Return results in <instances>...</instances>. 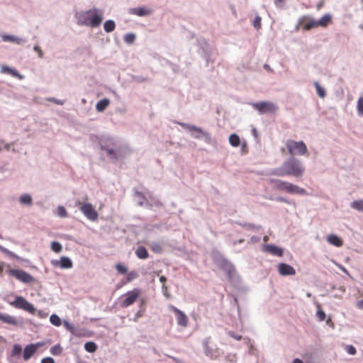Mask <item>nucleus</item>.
Listing matches in <instances>:
<instances>
[{"label": "nucleus", "instance_id": "1", "mask_svg": "<svg viewBox=\"0 0 363 363\" xmlns=\"http://www.w3.org/2000/svg\"><path fill=\"white\" fill-rule=\"evenodd\" d=\"M305 167L303 163L296 158H291L285 161L281 167L272 170L270 174L278 177L293 176L299 178L303 177Z\"/></svg>", "mask_w": 363, "mask_h": 363}, {"label": "nucleus", "instance_id": "2", "mask_svg": "<svg viewBox=\"0 0 363 363\" xmlns=\"http://www.w3.org/2000/svg\"><path fill=\"white\" fill-rule=\"evenodd\" d=\"M103 11L96 8L83 11L78 16V24L91 28L98 27L103 21Z\"/></svg>", "mask_w": 363, "mask_h": 363}, {"label": "nucleus", "instance_id": "3", "mask_svg": "<svg viewBox=\"0 0 363 363\" xmlns=\"http://www.w3.org/2000/svg\"><path fill=\"white\" fill-rule=\"evenodd\" d=\"M269 183L272 184L273 187L278 191H285L289 194H296L300 195L307 194V191L306 189L286 181L270 179L269 180Z\"/></svg>", "mask_w": 363, "mask_h": 363}, {"label": "nucleus", "instance_id": "4", "mask_svg": "<svg viewBox=\"0 0 363 363\" xmlns=\"http://www.w3.org/2000/svg\"><path fill=\"white\" fill-rule=\"evenodd\" d=\"M286 146L291 155H303L307 152V147L303 141L297 142L293 140H287Z\"/></svg>", "mask_w": 363, "mask_h": 363}, {"label": "nucleus", "instance_id": "5", "mask_svg": "<svg viewBox=\"0 0 363 363\" xmlns=\"http://www.w3.org/2000/svg\"><path fill=\"white\" fill-rule=\"evenodd\" d=\"M76 205L79 206L80 211L90 220L95 221L98 219L99 214L91 203L78 201Z\"/></svg>", "mask_w": 363, "mask_h": 363}, {"label": "nucleus", "instance_id": "6", "mask_svg": "<svg viewBox=\"0 0 363 363\" xmlns=\"http://www.w3.org/2000/svg\"><path fill=\"white\" fill-rule=\"evenodd\" d=\"M10 305L16 308L27 311L33 315H34L36 311L32 303H29L24 297L20 296H16L13 301L10 302Z\"/></svg>", "mask_w": 363, "mask_h": 363}, {"label": "nucleus", "instance_id": "7", "mask_svg": "<svg viewBox=\"0 0 363 363\" xmlns=\"http://www.w3.org/2000/svg\"><path fill=\"white\" fill-rule=\"evenodd\" d=\"M252 106L254 108L257 110L261 114L266 113H273L276 112L277 109L276 105L269 101L253 103L252 104Z\"/></svg>", "mask_w": 363, "mask_h": 363}, {"label": "nucleus", "instance_id": "8", "mask_svg": "<svg viewBox=\"0 0 363 363\" xmlns=\"http://www.w3.org/2000/svg\"><path fill=\"white\" fill-rule=\"evenodd\" d=\"M140 290L138 289H134L132 291L127 292L124 296L125 298L120 303V306L122 308H126L132 305L138 298L140 295Z\"/></svg>", "mask_w": 363, "mask_h": 363}, {"label": "nucleus", "instance_id": "9", "mask_svg": "<svg viewBox=\"0 0 363 363\" xmlns=\"http://www.w3.org/2000/svg\"><path fill=\"white\" fill-rule=\"evenodd\" d=\"M8 273L23 283L28 284L33 281V277L23 270L11 269Z\"/></svg>", "mask_w": 363, "mask_h": 363}, {"label": "nucleus", "instance_id": "10", "mask_svg": "<svg viewBox=\"0 0 363 363\" xmlns=\"http://www.w3.org/2000/svg\"><path fill=\"white\" fill-rule=\"evenodd\" d=\"M169 308L171 311L174 313L177 324L183 328L187 327L189 324V319L186 315L172 305L169 306Z\"/></svg>", "mask_w": 363, "mask_h": 363}, {"label": "nucleus", "instance_id": "11", "mask_svg": "<svg viewBox=\"0 0 363 363\" xmlns=\"http://www.w3.org/2000/svg\"><path fill=\"white\" fill-rule=\"evenodd\" d=\"M43 342H36L26 345L23 352V359L25 361L29 360L37 352L38 349L43 346Z\"/></svg>", "mask_w": 363, "mask_h": 363}, {"label": "nucleus", "instance_id": "12", "mask_svg": "<svg viewBox=\"0 0 363 363\" xmlns=\"http://www.w3.org/2000/svg\"><path fill=\"white\" fill-rule=\"evenodd\" d=\"M299 24L304 30H310L318 27L317 20H315L308 16H302L300 18Z\"/></svg>", "mask_w": 363, "mask_h": 363}, {"label": "nucleus", "instance_id": "13", "mask_svg": "<svg viewBox=\"0 0 363 363\" xmlns=\"http://www.w3.org/2000/svg\"><path fill=\"white\" fill-rule=\"evenodd\" d=\"M277 269L279 274L281 276H290L296 274L295 269L292 266L286 263H279L277 266Z\"/></svg>", "mask_w": 363, "mask_h": 363}, {"label": "nucleus", "instance_id": "14", "mask_svg": "<svg viewBox=\"0 0 363 363\" xmlns=\"http://www.w3.org/2000/svg\"><path fill=\"white\" fill-rule=\"evenodd\" d=\"M54 267H60L62 269H69L72 267V262L67 257H62L60 260H52L51 262Z\"/></svg>", "mask_w": 363, "mask_h": 363}, {"label": "nucleus", "instance_id": "15", "mask_svg": "<svg viewBox=\"0 0 363 363\" xmlns=\"http://www.w3.org/2000/svg\"><path fill=\"white\" fill-rule=\"evenodd\" d=\"M263 250L267 252L271 255L282 257L283 256V250L281 247L273 245H265L263 246Z\"/></svg>", "mask_w": 363, "mask_h": 363}, {"label": "nucleus", "instance_id": "16", "mask_svg": "<svg viewBox=\"0 0 363 363\" xmlns=\"http://www.w3.org/2000/svg\"><path fill=\"white\" fill-rule=\"evenodd\" d=\"M326 240L330 245H333L335 247H341L343 245L342 240L335 234L328 235L326 238Z\"/></svg>", "mask_w": 363, "mask_h": 363}, {"label": "nucleus", "instance_id": "17", "mask_svg": "<svg viewBox=\"0 0 363 363\" xmlns=\"http://www.w3.org/2000/svg\"><path fill=\"white\" fill-rule=\"evenodd\" d=\"M152 11L150 9L144 7L133 8L130 10V13L137 15L138 16L150 15Z\"/></svg>", "mask_w": 363, "mask_h": 363}, {"label": "nucleus", "instance_id": "18", "mask_svg": "<svg viewBox=\"0 0 363 363\" xmlns=\"http://www.w3.org/2000/svg\"><path fill=\"white\" fill-rule=\"evenodd\" d=\"M0 320L13 325H16L18 324L16 318L8 314L0 313Z\"/></svg>", "mask_w": 363, "mask_h": 363}, {"label": "nucleus", "instance_id": "19", "mask_svg": "<svg viewBox=\"0 0 363 363\" xmlns=\"http://www.w3.org/2000/svg\"><path fill=\"white\" fill-rule=\"evenodd\" d=\"M110 104V100L108 99H103L97 102L96 105V109L99 112L104 111Z\"/></svg>", "mask_w": 363, "mask_h": 363}, {"label": "nucleus", "instance_id": "20", "mask_svg": "<svg viewBox=\"0 0 363 363\" xmlns=\"http://www.w3.org/2000/svg\"><path fill=\"white\" fill-rule=\"evenodd\" d=\"M135 255L139 259H145L149 257V253L146 248L143 246H140L135 250Z\"/></svg>", "mask_w": 363, "mask_h": 363}, {"label": "nucleus", "instance_id": "21", "mask_svg": "<svg viewBox=\"0 0 363 363\" xmlns=\"http://www.w3.org/2000/svg\"><path fill=\"white\" fill-rule=\"evenodd\" d=\"M318 27H326L328 24L331 23V16L328 13L325 14L322 16V18L317 21Z\"/></svg>", "mask_w": 363, "mask_h": 363}, {"label": "nucleus", "instance_id": "22", "mask_svg": "<svg viewBox=\"0 0 363 363\" xmlns=\"http://www.w3.org/2000/svg\"><path fill=\"white\" fill-rule=\"evenodd\" d=\"M1 72H5L9 74H11L13 77H16L20 79H23V76L21 75L16 69H13L9 67L6 66H2L1 67Z\"/></svg>", "mask_w": 363, "mask_h": 363}, {"label": "nucleus", "instance_id": "23", "mask_svg": "<svg viewBox=\"0 0 363 363\" xmlns=\"http://www.w3.org/2000/svg\"><path fill=\"white\" fill-rule=\"evenodd\" d=\"M1 38L5 42L9 41V42H12V43H16L17 44H21L23 41V39L18 38L13 35H4L1 36Z\"/></svg>", "mask_w": 363, "mask_h": 363}, {"label": "nucleus", "instance_id": "24", "mask_svg": "<svg viewBox=\"0 0 363 363\" xmlns=\"http://www.w3.org/2000/svg\"><path fill=\"white\" fill-rule=\"evenodd\" d=\"M229 143L233 147H238L240 145V137L235 134H231L229 137Z\"/></svg>", "mask_w": 363, "mask_h": 363}, {"label": "nucleus", "instance_id": "25", "mask_svg": "<svg viewBox=\"0 0 363 363\" xmlns=\"http://www.w3.org/2000/svg\"><path fill=\"white\" fill-rule=\"evenodd\" d=\"M116 28L115 22L112 20L106 21L104 24V28L106 32L111 33Z\"/></svg>", "mask_w": 363, "mask_h": 363}, {"label": "nucleus", "instance_id": "26", "mask_svg": "<svg viewBox=\"0 0 363 363\" xmlns=\"http://www.w3.org/2000/svg\"><path fill=\"white\" fill-rule=\"evenodd\" d=\"M84 349L89 352H94L97 350V345L94 342H87L84 345Z\"/></svg>", "mask_w": 363, "mask_h": 363}, {"label": "nucleus", "instance_id": "27", "mask_svg": "<svg viewBox=\"0 0 363 363\" xmlns=\"http://www.w3.org/2000/svg\"><path fill=\"white\" fill-rule=\"evenodd\" d=\"M351 207L359 211H363V200L354 201L351 203Z\"/></svg>", "mask_w": 363, "mask_h": 363}, {"label": "nucleus", "instance_id": "28", "mask_svg": "<svg viewBox=\"0 0 363 363\" xmlns=\"http://www.w3.org/2000/svg\"><path fill=\"white\" fill-rule=\"evenodd\" d=\"M50 323L55 326H60L62 324L61 319L55 314H52L50 317Z\"/></svg>", "mask_w": 363, "mask_h": 363}, {"label": "nucleus", "instance_id": "29", "mask_svg": "<svg viewBox=\"0 0 363 363\" xmlns=\"http://www.w3.org/2000/svg\"><path fill=\"white\" fill-rule=\"evenodd\" d=\"M102 149L106 151L107 155L110 156L111 159L117 160L118 158L116 150L107 147H102Z\"/></svg>", "mask_w": 363, "mask_h": 363}, {"label": "nucleus", "instance_id": "30", "mask_svg": "<svg viewBox=\"0 0 363 363\" xmlns=\"http://www.w3.org/2000/svg\"><path fill=\"white\" fill-rule=\"evenodd\" d=\"M20 202L22 204L30 205L32 203V198L29 194H23L20 197Z\"/></svg>", "mask_w": 363, "mask_h": 363}, {"label": "nucleus", "instance_id": "31", "mask_svg": "<svg viewBox=\"0 0 363 363\" xmlns=\"http://www.w3.org/2000/svg\"><path fill=\"white\" fill-rule=\"evenodd\" d=\"M314 86H315V87L316 89V91H317L318 95L320 98H324L325 96V89L323 87H321L320 85L317 82H314Z\"/></svg>", "mask_w": 363, "mask_h": 363}, {"label": "nucleus", "instance_id": "32", "mask_svg": "<svg viewBox=\"0 0 363 363\" xmlns=\"http://www.w3.org/2000/svg\"><path fill=\"white\" fill-rule=\"evenodd\" d=\"M50 352L53 355H60L62 352V348L60 345H56L50 348Z\"/></svg>", "mask_w": 363, "mask_h": 363}, {"label": "nucleus", "instance_id": "33", "mask_svg": "<svg viewBox=\"0 0 363 363\" xmlns=\"http://www.w3.org/2000/svg\"><path fill=\"white\" fill-rule=\"evenodd\" d=\"M150 249L154 252H156V253H161L162 251V245L158 243V242H152L151 245H150Z\"/></svg>", "mask_w": 363, "mask_h": 363}, {"label": "nucleus", "instance_id": "34", "mask_svg": "<svg viewBox=\"0 0 363 363\" xmlns=\"http://www.w3.org/2000/svg\"><path fill=\"white\" fill-rule=\"evenodd\" d=\"M205 354L212 359H215L218 357V354H214L213 350L208 346L205 348Z\"/></svg>", "mask_w": 363, "mask_h": 363}, {"label": "nucleus", "instance_id": "35", "mask_svg": "<svg viewBox=\"0 0 363 363\" xmlns=\"http://www.w3.org/2000/svg\"><path fill=\"white\" fill-rule=\"evenodd\" d=\"M51 249L55 252H60L62 250L61 244L58 242L54 241L51 243Z\"/></svg>", "mask_w": 363, "mask_h": 363}, {"label": "nucleus", "instance_id": "36", "mask_svg": "<svg viewBox=\"0 0 363 363\" xmlns=\"http://www.w3.org/2000/svg\"><path fill=\"white\" fill-rule=\"evenodd\" d=\"M115 267L119 274H124L128 272V268L121 263H117Z\"/></svg>", "mask_w": 363, "mask_h": 363}, {"label": "nucleus", "instance_id": "37", "mask_svg": "<svg viewBox=\"0 0 363 363\" xmlns=\"http://www.w3.org/2000/svg\"><path fill=\"white\" fill-rule=\"evenodd\" d=\"M63 325H64V327L68 330L71 333H72L73 335H77L76 331H75V328H74V326L69 323L68 321H64L63 323Z\"/></svg>", "mask_w": 363, "mask_h": 363}, {"label": "nucleus", "instance_id": "38", "mask_svg": "<svg viewBox=\"0 0 363 363\" xmlns=\"http://www.w3.org/2000/svg\"><path fill=\"white\" fill-rule=\"evenodd\" d=\"M138 277V274L135 271H131L127 274L126 282H130Z\"/></svg>", "mask_w": 363, "mask_h": 363}, {"label": "nucleus", "instance_id": "39", "mask_svg": "<svg viewBox=\"0 0 363 363\" xmlns=\"http://www.w3.org/2000/svg\"><path fill=\"white\" fill-rule=\"evenodd\" d=\"M135 39V35L133 33H128L124 37V40L125 43L128 44H131L134 42Z\"/></svg>", "mask_w": 363, "mask_h": 363}, {"label": "nucleus", "instance_id": "40", "mask_svg": "<svg viewBox=\"0 0 363 363\" xmlns=\"http://www.w3.org/2000/svg\"><path fill=\"white\" fill-rule=\"evenodd\" d=\"M22 352V347L20 345H15L13 347L12 354L13 356H18Z\"/></svg>", "mask_w": 363, "mask_h": 363}, {"label": "nucleus", "instance_id": "41", "mask_svg": "<svg viewBox=\"0 0 363 363\" xmlns=\"http://www.w3.org/2000/svg\"><path fill=\"white\" fill-rule=\"evenodd\" d=\"M357 111L359 114L363 116V96H360L357 101Z\"/></svg>", "mask_w": 363, "mask_h": 363}, {"label": "nucleus", "instance_id": "42", "mask_svg": "<svg viewBox=\"0 0 363 363\" xmlns=\"http://www.w3.org/2000/svg\"><path fill=\"white\" fill-rule=\"evenodd\" d=\"M0 250L2 252H4V253L6 254L7 255H9L10 257L16 258V259L18 258V256L16 254H14L13 252L9 250L8 249H6V248H5V247H4L2 246H0Z\"/></svg>", "mask_w": 363, "mask_h": 363}, {"label": "nucleus", "instance_id": "43", "mask_svg": "<svg viewBox=\"0 0 363 363\" xmlns=\"http://www.w3.org/2000/svg\"><path fill=\"white\" fill-rule=\"evenodd\" d=\"M57 213L58 216L61 218H66L67 216V213L64 206H60L57 208Z\"/></svg>", "mask_w": 363, "mask_h": 363}, {"label": "nucleus", "instance_id": "44", "mask_svg": "<svg viewBox=\"0 0 363 363\" xmlns=\"http://www.w3.org/2000/svg\"><path fill=\"white\" fill-rule=\"evenodd\" d=\"M316 315L320 321L324 320L326 317L325 312L320 308V306L318 307Z\"/></svg>", "mask_w": 363, "mask_h": 363}, {"label": "nucleus", "instance_id": "45", "mask_svg": "<svg viewBox=\"0 0 363 363\" xmlns=\"http://www.w3.org/2000/svg\"><path fill=\"white\" fill-rule=\"evenodd\" d=\"M345 350L347 351V352L348 354H352V355L355 354L357 352L356 349L352 345H347L345 347Z\"/></svg>", "mask_w": 363, "mask_h": 363}, {"label": "nucleus", "instance_id": "46", "mask_svg": "<svg viewBox=\"0 0 363 363\" xmlns=\"http://www.w3.org/2000/svg\"><path fill=\"white\" fill-rule=\"evenodd\" d=\"M228 334L229 336H230L231 337H233V339H235L236 340H241L242 338V335L236 334L233 331H228Z\"/></svg>", "mask_w": 363, "mask_h": 363}, {"label": "nucleus", "instance_id": "47", "mask_svg": "<svg viewBox=\"0 0 363 363\" xmlns=\"http://www.w3.org/2000/svg\"><path fill=\"white\" fill-rule=\"evenodd\" d=\"M261 17L259 16H257L255 20H254V23H253V25H254V27L257 29H259L260 27H261Z\"/></svg>", "mask_w": 363, "mask_h": 363}, {"label": "nucleus", "instance_id": "48", "mask_svg": "<svg viewBox=\"0 0 363 363\" xmlns=\"http://www.w3.org/2000/svg\"><path fill=\"white\" fill-rule=\"evenodd\" d=\"M226 359L230 362L234 363L236 362L237 356L235 354H230L227 355Z\"/></svg>", "mask_w": 363, "mask_h": 363}, {"label": "nucleus", "instance_id": "49", "mask_svg": "<svg viewBox=\"0 0 363 363\" xmlns=\"http://www.w3.org/2000/svg\"><path fill=\"white\" fill-rule=\"evenodd\" d=\"M240 145H241V151L243 153H247V143L245 141H243V142L240 143Z\"/></svg>", "mask_w": 363, "mask_h": 363}, {"label": "nucleus", "instance_id": "50", "mask_svg": "<svg viewBox=\"0 0 363 363\" xmlns=\"http://www.w3.org/2000/svg\"><path fill=\"white\" fill-rule=\"evenodd\" d=\"M41 363H55V360L52 357H45L41 360Z\"/></svg>", "mask_w": 363, "mask_h": 363}, {"label": "nucleus", "instance_id": "51", "mask_svg": "<svg viewBox=\"0 0 363 363\" xmlns=\"http://www.w3.org/2000/svg\"><path fill=\"white\" fill-rule=\"evenodd\" d=\"M34 50L38 52L39 57H40V58L43 57V51L38 45H35L34 47Z\"/></svg>", "mask_w": 363, "mask_h": 363}, {"label": "nucleus", "instance_id": "52", "mask_svg": "<svg viewBox=\"0 0 363 363\" xmlns=\"http://www.w3.org/2000/svg\"><path fill=\"white\" fill-rule=\"evenodd\" d=\"M188 128L190 130H195L196 132H199V133H201V130L196 126H194V125H188Z\"/></svg>", "mask_w": 363, "mask_h": 363}, {"label": "nucleus", "instance_id": "53", "mask_svg": "<svg viewBox=\"0 0 363 363\" xmlns=\"http://www.w3.org/2000/svg\"><path fill=\"white\" fill-rule=\"evenodd\" d=\"M260 240V238L256 236H252L250 238V242L252 243L258 242Z\"/></svg>", "mask_w": 363, "mask_h": 363}, {"label": "nucleus", "instance_id": "54", "mask_svg": "<svg viewBox=\"0 0 363 363\" xmlns=\"http://www.w3.org/2000/svg\"><path fill=\"white\" fill-rule=\"evenodd\" d=\"M162 289H163L164 294L165 296H167V297H169V295H168V294H167V291H168V290H167V287L166 286V285H165V284L162 285Z\"/></svg>", "mask_w": 363, "mask_h": 363}, {"label": "nucleus", "instance_id": "55", "mask_svg": "<svg viewBox=\"0 0 363 363\" xmlns=\"http://www.w3.org/2000/svg\"><path fill=\"white\" fill-rule=\"evenodd\" d=\"M357 306L359 308H363V298L357 302Z\"/></svg>", "mask_w": 363, "mask_h": 363}, {"label": "nucleus", "instance_id": "56", "mask_svg": "<svg viewBox=\"0 0 363 363\" xmlns=\"http://www.w3.org/2000/svg\"><path fill=\"white\" fill-rule=\"evenodd\" d=\"M283 1H284V0H274V4H275L277 6H281V4H282Z\"/></svg>", "mask_w": 363, "mask_h": 363}, {"label": "nucleus", "instance_id": "57", "mask_svg": "<svg viewBox=\"0 0 363 363\" xmlns=\"http://www.w3.org/2000/svg\"><path fill=\"white\" fill-rule=\"evenodd\" d=\"M160 281L164 284H165V282L167 281V278L164 276H162L160 277Z\"/></svg>", "mask_w": 363, "mask_h": 363}, {"label": "nucleus", "instance_id": "58", "mask_svg": "<svg viewBox=\"0 0 363 363\" xmlns=\"http://www.w3.org/2000/svg\"><path fill=\"white\" fill-rule=\"evenodd\" d=\"M50 101H53V102H55V104H60V105H62V104H63V102H62V101H57V100H56V99H51Z\"/></svg>", "mask_w": 363, "mask_h": 363}, {"label": "nucleus", "instance_id": "59", "mask_svg": "<svg viewBox=\"0 0 363 363\" xmlns=\"http://www.w3.org/2000/svg\"><path fill=\"white\" fill-rule=\"evenodd\" d=\"M277 201L284 202V203H289L288 201L283 197L277 198Z\"/></svg>", "mask_w": 363, "mask_h": 363}, {"label": "nucleus", "instance_id": "60", "mask_svg": "<svg viewBox=\"0 0 363 363\" xmlns=\"http://www.w3.org/2000/svg\"><path fill=\"white\" fill-rule=\"evenodd\" d=\"M338 267H339V268H340L342 272H345V273H347V269H346L344 267H342V266H341V265H338Z\"/></svg>", "mask_w": 363, "mask_h": 363}, {"label": "nucleus", "instance_id": "61", "mask_svg": "<svg viewBox=\"0 0 363 363\" xmlns=\"http://www.w3.org/2000/svg\"><path fill=\"white\" fill-rule=\"evenodd\" d=\"M293 363H303L302 360L299 359H295L293 362Z\"/></svg>", "mask_w": 363, "mask_h": 363}, {"label": "nucleus", "instance_id": "62", "mask_svg": "<svg viewBox=\"0 0 363 363\" xmlns=\"http://www.w3.org/2000/svg\"><path fill=\"white\" fill-rule=\"evenodd\" d=\"M264 69H267V70L272 71V69H271L270 67H269L268 65H267V64H265V65H264Z\"/></svg>", "mask_w": 363, "mask_h": 363}, {"label": "nucleus", "instance_id": "63", "mask_svg": "<svg viewBox=\"0 0 363 363\" xmlns=\"http://www.w3.org/2000/svg\"><path fill=\"white\" fill-rule=\"evenodd\" d=\"M267 240H268V237H267V236H264V240L265 242H267Z\"/></svg>", "mask_w": 363, "mask_h": 363}, {"label": "nucleus", "instance_id": "64", "mask_svg": "<svg viewBox=\"0 0 363 363\" xmlns=\"http://www.w3.org/2000/svg\"><path fill=\"white\" fill-rule=\"evenodd\" d=\"M3 271V267L0 265V272Z\"/></svg>", "mask_w": 363, "mask_h": 363}]
</instances>
